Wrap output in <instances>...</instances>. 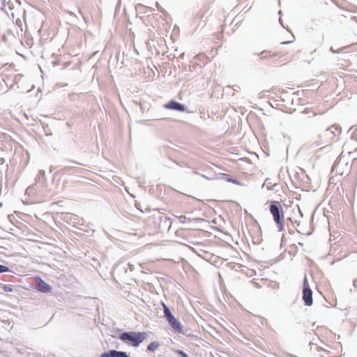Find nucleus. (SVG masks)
Returning a JSON list of instances; mask_svg holds the SVG:
<instances>
[{"instance_id":"obj_22","label":"nucleus","mask_w":357,"mask_h":357,"mask_svg":"<svg viewBox=\"0 0 357 357\" xmlns=\"http://www.w3.org/2000/svg\"><path fill=\"white\" fill-rule=\"evenodd\" d=\"M178 219L181 222H185V220H186V217L183 216V215H181L180 217H178Z\"/></svg>"},{"instance_id":"obj_26","label":"nucleus","mask_w":357,"mask_h":357,"mask_svg":"<svg viewBox=\"0 0 357 357\" xmlns=\"http://www.w3.org/2000/svg\"><path fill=\"white\" fill-rule=\"evenodd\" d=\"M228 181H231V182H232V183H238L237 180H236V179H233V178H229V179H228Z\"/></svg>"},{"instance_id":"obj_29","label":"nucleus","mask_w":357,"mask_h":357,"mask_svg":"<svg viewBox=\"0 0 357 357\" xmlns=\"http://www.w3.org/2000/svg\"><path fill=\"white\" fill-rule=\"evenodd\" d=\"M289 43V41H285V42H283L282 44H287Z\"/></svg>"},{"instance_id":"obj_23","label":"nucleus","mask_w":357,"mask_h":357,"mask_svg":"<svg viewBox=\"0 0 357 357\" xmlns=\"http://www.w3.org/2000/svg\"><path fill=\"white\" fill-rule=\"evenodd\" d=\"M322 144H324L322 142H316L312 145H314V146H319Z\"/></svg>"},{"instance_id":"obj_11","label":"nucleus","mask_w":357,"mask_h":357,"mask_svg":"<svg viewBox=\"0 0 357 357\" xmlns=\"http://www.w3.org/2000/svg\"><path fill=\"white\" fill-rule=\"evenodd\" d=\"M340 130L338 128L337 126H332L331 127L327 128L325 130L326 135L330 137L331 139H333L335 136H336V133H340Z\"/></svg>"},{"instance_id":"obj_13","label":"nucleus","mask_w":357,"mask_h":357,"mask_svg":"<svg viewBox=\"0 0 357 357\" xmlns=\"http://www.w3.org/2000/svg\"><path fill=\"white\" fill-rule=\"evenodd\" d=\"M162 305L163 308L164 317L166 319V320L174 317L169 308L164 303H162Z\"/></svg>"},{"instance_id":"obj_12","label":"nucleus","mask_w":357,"mask_h":357,"mask_svg":"<svg viewBox=\"0 0 357 357\" xmlns=\"http://www.w3.org/2000/svg\"><path fill=\"white\" fill-rule=\"evenodd\" d=\"M35 184H40L47 183L45 178V172L44 170H39L35 178Z\"/></svg>"},{"instance_id":"obj_4","label":"nucleus","mask_w":357,"mask_h":357,"mask_svg":"<svg viewBox=\"0 0 357 357\" xmlns=\"http://www.w3.org/2000/svg\"><path fill=\"white\" fill-rule=\"evenodd\" d=\"M303 300L305 305L307 306H311L313 303L312 298V291L310 287L307 276L305 275L303 280Z\"/></svg>"},{"instance_id":"obj_5","label":"nucleus","mask_w":357,"mask_h":357,"mask_svg":"<svg viewBox=\"0 0 357 357\" xmlns=\"http://www.w3.org/2000/svg\"><path fill=\"white\" fill-rule=\"evenodd\" d=\"M36 195L39 202H44L45 199L50 195V190L47 188V183L36 184Z\"/></svg>"},{"instance_id":"obj_19","label":"nucleus","mask_w":357,"mask_h":357,"mask_svg":"<svg viewBox=\"0 0 357 357\" xmlns=\"http://www.w3.org/2000/svg\"><path fill=\"white\" fill-rule=\"evenodd\" d=\"M175 353L180 355L181 357H189L188 354L182 350H176Z\"/></svg>"},{"instance_id":"obj_21","label":"nucleus","mask_w":357,"mask_h":357,"mask_svg":"<svg viewBox=\"0 0 357 357\" xmlns=\"http://www.w3.org/2000/svg\"><path fill=\"white\" fill-rule=\"evenodd\" d=\"M342 49H343V48H342ZM340 50H341V49H340L339 50H335L333 49V47H331L330 48V51H331V52H333V53H339V52H340Z\"/></svg>"},{"instance_id":"obj_3","label":"nucleus","mask_w":357,"mask_h":357,"mask_svg":"<svg viewBox=\"0 0 357 357\" xmlns=\"http://www.w3.org/2000/svg\"><path fill=\"white\" fill-rule=\"evenodd\" d=\"M147 335L144 332H123L119 339L126 343L130 342L132 346L138 347L146 337Z\"/></svg>"},{"instance_id":"obj_30","label":"nucleus","mask_w":357,"mask_h":357,"mask_svg":"<svg viewBox=\"0 0 357 357\" xmlns=\"http://www.w3.org/2000/svg\"><path fill=\"white\" fill-rule=\"evenodd\" d=\"M70 162L73 163H75V164H79L77 162H75V161H70Z\"/></svg>"},{"instance_id":"obj_7","label":"nucleus","mask_w":357,"mask_h":357,"mask_svg":"<svg viewBox=\"0 0 357 357\" xmlns=\"http://www.w3.org/2000/svg\"><path fill=\"white\" fill-rule=\"evenodd\" d=\"M164 107L166 109L175 110L178 112H184L185 110V106L176 100H170L169 102L165 104Z\"/></svg>"},{"instance_id":"obj_17","label":"nucleus","mask_w":357,"mask_h":357,"mask_svg":"<svg viewBox=\"0 0 357 357\" xmlns=\"http://www.w3.org/2000/svg\"><path fill=\"white\" fill-rule=\"evenodd\" d=\"M264 185H266L268 190H273V185L268 181V179H266Z\"/></svg>"},{"instance_id":"obj_8","label":"nucleus","mask_w":357,"mask_h":357,"mask_svg":"<svg viewBox=\"0 0 357 357\" xmlns=\"http://www.w3.org/2000/svg\"><path fill=\"white\" fill-rule=\"evenodd\" d=\"M100 357H130L129 355L121 351L109 350L107 352H104L101 354Z\"/></svg>"},{"instance_id":"obj_14","label":"nucleus","mask_w":357,"mask_h":357,"mask_svg":"<svg viewBox=\"0 0 357 357\" xmlns=\"http://www.w3.org/2000/svg\"><path fill=\"white\" fill-rule=\"evenodd\" d=\"M36 185L33 184L32 185L29 186L26 190V194L29 196L33 195L36 194Z\"/></svg>"},{"instance_id":"obj_15","label":"nucleus","mask_w":357,"mask_h":357,"mask_svg":"<svg viewBox=\"0 0 357 357\" xmlns=\"http://www.w3.org/2000/svg\"><path fill=\"white\" fill-rule=\"evenodd\" d=\"M159 346L160 344L158 342H152L148 345L147 349L150 351H155L159 347Z\"/></svg>"},{"instance_id":"obj_28","label":"nucleus","mask_w":357,"mask_h":357,"mask_svg":"<svg viewBox=\"0 0 357 357\" xmlns=\"http://www.w3.org/2000/svg\"><path fill=\"white\" fill-rule=\"evenodd\" d=\"M302 113L303 114H307L308 113V111L307 109H305L302 112Z\"/></svg>"},{"instance_id":"obj_2","label":"nucleus","mask_w":357,"mask_h":357,"mask_svg":"<svg viewBox=\"0 0 357 357\" xmlns=\"http://www.w3.org/2000/svg\"><path fill=\"white\" fill-rule=\"evenodd\" d=\"M270 212L279 231L284 230V215L280 202L272 201L270 204Z\"/></svg>"},{"instance_id":"obj_18","label":"nucleus","mask_w":357,"mask_h":357,"mask_svg":"<svg viewBox=\"0 0 357 357\" xmlns=\"http://www.w3.org/2000/svg\"><path fill=\"white\" fill-rule=\"evenodd\" d=\"M8 271H10V269L8 267H7L4 265L0 264V273H4V272H8Z\"/></svg>"},{"instance_id":"obj_25","label":"nucleus","mask_w":357,"mask_h":357,"mask_svg":"<svg viewBox=\"0 0 357 357\" xmlns=\"http://www.w3.org/2000/svg\"><path fill=\"white\" fill-rule=\"evenodd\" d=\"M16 24H17L18 26H21L22 21H21L20 19H17V20H16Z\"/></svg>"},{"instance_id":"obj_27","label":"nucleus","mask_w":357,"mask_h":357,"mask_svg":"<svg viewBox=\"0 0 357 357\" xmlns=\"http://www.w3.org/2000/svg\"><path fill=\"white\" fill-rule=\"evenodd\" d=\"M127 266H130V271H132V270H133V267H134V266H133V265H131L130 263H128V264H127Z\"/></svg>"},{"instance_id":"obj_1","label":"nucleus","mask_w":357,"mask_h":357,"mask_svg":"<svg viewBox=\"0 0 357 357\" xmlns=\"http://www.w3.org/2000/svg\"><path fill=\"white\" fill-rule=\"evenodd\" d=\"M331 171L335 175L348 176L349 174H354V176H357V158L354 159L349 164L347 158L341 156L336 159Z\"/></svg>"},{"instance_id":"obj_9","label":"nucleus","mask_w":357,"mask_h":357,"mask_svg":"<svg viewBox=\"0 0 357 357\" xmlns=\"http://www.w3.org/2000/svg\"><path fill=\"white\" fill-rule=\"evenodd\" d=\"M172 328L178 333H182L181 324L174 317L167 320Z\"/></svg>"},{"instance_id":"obj_20","label":"nucleus","mask_w":357,"mask_h":357,"mask_svg":"<svg viewBox=\"0 0 357 357\" xmlns=\"http://www.w3.org/2000/svg\"><path fill=\"white\" fill-rule=\"evenodd\" d=\"M6 6V0H0V9L3 10Z\"/></svg>"},{"instance_id":"obj_24","label":"nucleus","mask_w":357,"mask_h":357,"mask_svg":"<svg viewBox=\"0 0 357 357\" xmlns=\"http://www.w3.org/2000/svg\"><path fill=\"white\" fill-rule=\"evenodd\" d=\"M70 169H71V167H65L62 170H63L64 172H68Z\"/></svg>"},{"instance_id":"obj_10","label":"nucleus","mask_w":357,"mask_h":357,"mask_svg":"<svg viewBox=\"0 0 357 357\" xmlns=\"http://www.w3.org/2000/svg\"><path fill=\"white\" fill-rule=\"evenodd\" d=\"M255 55L259 56L260 60H266L272 56H277V53L271 54V52L268 50H263L259 53H254Z\"/></svg>"},{"instance_id":"obj_6","label":"nucleus","mask_w":357,"mask_h":357,"mask_svg":"<svg viewBox=\"0 0 357 357\" xmlns=\"http://www.w3.org/2000/svg\"><path fill=\"white\" fill-rule=\"evenodd\" d=\"M36 289L38 291L43 293H50L52 291V287L47 284L40 278L36 280Z\"/></svg>"},{"instance_id":"obj_16","label":"nucleus","mask_w":357,"mask_h":357,"mask_svg":"<svg viewBox=\"0 0 357 357\" xmlns=\"http://www.w3.org/2000/svg\"><path fill=\"white\" fill-rule=\"evenodd\" d=\"M3 289L6 292H11L13 290V287L10 284H4Z\"/></svg>"}]
</instances>
